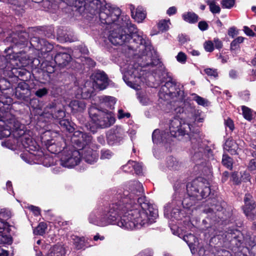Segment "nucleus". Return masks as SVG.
Returning <instances> with one entry per match:
<instances>
[{"instance_id":"1","label":"nucleus","mask_w":256,"mask_h":256,"mask_svg":"<svg viewBox=\"0 0 256 256\" xmlns=\"http://www.w3.org/2000/svg\"><path fill=\"white\" fill-rule=\"evenodd\" d=\"M142 185L134 180L130 182L124 191L118 194V201L110 205L100 214L91 213L90 222L104 226L116 224L126 230L139 228L155 222L158 210L145 196Z\"/></svg>"},{"instance_id":"2","label":"nucleus","mask_w":256,"mask_h":256,"mask_svg":"<svg viewBox=\"0 0 256 256\" xmlns=\"http://www.w3.org/2000/svg\"><path fill=\"white\" fill-rule=\"evenodd\" d=\"M91 6L98 10L99 18L102 24L110 26L108 36L109 40L114 45H122L127 42H135L140 46V50H145L142 56L148 58H151L150 48L145 46L144 39L142 35L138 33L134 25L132 24L128 16H121V10L117 7L104 4L99 0H94Z\"/></svg>"},{"instance_id":"3","label":"nucleus","mask_w":256,"mask_h":256,"mask_svg":"<svg viewBox=\"0 0 256 256\" xmlns=\"http://www.w3.org/2000/svg\"><path fill=\"white\" fill-rule=\"evenodd\" d=\"M72 140L80 148V154L86 162L92 164L96 161L98 154L96 150L93 149L94 145L91 136L76 130L74 134Z\"/></svg>"},{"instance_id":"4","label":"nucleus","mask_w":256,"mask_h":256,"mask_svg":"<svg viewBox=\"0 0 256 256\" xmlns=\"http://www.w3.org/2000/svg\"><path fill=\"white\" fill-rule=\"evenodd\" d=\"M159 96L166 100H172L174 102H182L184 97L183 86L170 78L169 80L160 88Z\"/></svg>"},{"instance_id":"5","label":"nucleus","mask_w":256,"mask_h":256,"mask_svg":"<svg viewBox=\"0 0 256 256\" xmlns=\"http://www.w3.org/2000/svg\"><path fill=\"white\" fill-rule=\"evenodd\" d=\"M148 66V63L141 65L136 63L129 65L123 76L124 81L130 87L138 90L141 81L140 78L144 74V70L142 68Z\"/></svg>"},{"instance_id":"6","label":"nucleus","mask_w":256,"mask_h":256,"mask_svg":"<svg viewBox=\"0 0 256 256\" xmlns=\"http://www.w3.org/2000/svg\"><path fill=\"white\" fill-rule=\"evenodd\" d=\"M186 190L188 196H194L198 200L206 198L210 193L209 184L202 182L200 178L188 184Z\"/></svg>"},{"instance_id":"7","label":"nucleus","mask_w":256,"mask_h":256,"mask_svg":"<svg viewBox=\"0 0 256 256\" xmlns=\"http://www.w3.org/2000/svg\"><path fill=\"white\" fill-rule=\"evenodd\" d=\"M90 118L96 126L102 128L110 126L115 122V118L110 112L92 108L89 110Z\"/></svg>"},{"instance_id":"8","label":"nucleus","mask_w":256,"mask_h":256,"mask_svg":"<svg viewBox=\"0 0 256 256\" xmlns=\"http://www.w3.org/2000/svg\"><path fill=\"white\" fill-rule=\"evenodd\" d=\"M81 160L80 152L72 147L64 148L60 158V164L66 168H72L78 165Z\"/></svg>"},{"instance_id":"9","label":"nucleus","mask_w":256,"mask_h":256,"mask_svg":"<svg viewBox=\"0 0 256 256\" xmlns=\"http://www.w3.org/2000/svg\"><path fill=\"white\" fill-rule=\"evenodd\" d=\"M29 57L24 52H12L6 56V66L8 70L19 68L28 64Z\"/></svg>"},{"instance_id":"10","label":"nucleus","mask_w":256,"mask_h":256,"mask_svg":"<svg viewBox=\"0 0 256 256\" xmlns=\"http://www.w3.org/2000/svg\"><path fill=\"white\" fill-rule=\"evenodd\" d=\"M190 130V124L182 118L176 116L170 120V132L172 136L184 135L188 134Z\"/></svg>"},{"instance_id":"11","label":"nucleus","mask_w":256,"mask_h":256,"mask_svg":"<svg viewBox=\"0 0 256 256\" xmlns=\"http://www.w3.org/2000/svg\"><path fill=\"white\" fill-rule=\"evenodd\" d=\"M21 142L26 150L29 152L30 154L42 156V152L40 150L39 146L30 136L24 134L21 138Z\"/></svg>"},{"instance_id":"12","label":"nucleus","mask_w":256,"mask_h":256,"mask_svg":"<svg viewBox=\"0 0 256 256\" xmlns=\"http://www.w3.org/2000/svg\"><path fill=\"white\" fill-rule=\"evenodd\" d=\"M244 212L248 219L254 220L256 218V215L253 212V210L256 207V202L252 196L247 194L244 198Z\"/></svg>"},{"instance_id":"13","label":"nucleus","mask_w":256,"mask_h":256,"mask_svg":"<svg viewBox=\"0 0 256 256\" xmlns=\"http://www.w3.org/2000/svg\"><path fill=\"white\" fill-rule=\"evenodd\" d=\"M124 131L120 126L111 130L107 134V139L110 144L120 142L124 136Z\"/></svg>"},{"instance_id":"14","label":"nucleus","mask_w":256,"mask_h":256,"mask_svg":"<svg viewBox=\"0 0 256 256\" xmlns=\"http://www.w3.org/2000/svg\"><path fill=\"white\" fill-rule=\"evenodd\" d=\"M94 87L100 90L105 89L108 85V78L103 72H96L94 76Z\"/></svg>"},{"instance_id":"15","label":"nucleus","mask_w":256,"mask_h":256,"mask_svg":"<svg viewBox=\"0 0 256 256\" xmlns=\"http://www.w3.org/2000/svg\"><path fill=\"white\" fill-rule=\"evenodd\" d=\"M131 16L138 22H142L146 18V13L144 8L142 6H138L136 8L132 4H129Z\"/></svg>"},{"instance_id":"16","label":"nucleus","mask_w":256,"mask_h":256,"mask_svg":"<svg viewBox=\"0 0 256 256\" xmlns=\"http://www.w3.org/2000/svg\"><path fill=\"white\" fill-rule=\"evenodd\" d=\"M30 92L29 85L25 82H20L16 88L15 95L18 98L25 100Z\"/></svg>"},{"instance_id":"17","label":"nucleus","mask_w":256,"mask_h":256,"mask_svg":"<svg viewBox=\"0 0 256 256\" xmlns=\"http://www.w3.org/2000/svg\"><path fill=\"white\" fill-rule=\"evenodd\" d=\"M58 51L54 56V62L60 66L64 67L70 61L71 56L68 53Z\"/></svg>"},{"instance_id":"18","label":"nucleus","mask_w":256,"mask_h":256,"mask_svg":"<svg viewBox=\"0 0 256 256\" xmlns=\"http://www.w3.org/2000/svg\"><path fill=\"white\" fill-rule=\"evenodd\" d=\"M169 134L165 131L160 132V130H155L152 135V141L155 144L165 142L168 138Z\"/></svg>"},{"instance_id":"19","label":"nucleus","mask_w":256,"mask_h":256,"mask_svg":"<svg viewBox=\"0 0 256 256\" xmlns=\"http://www.w3.org/2000/svg\"><path fill=\"white\" fill-rule=\"evenodd\" d=\"M61 142H56L54 140H48L46 146L48 150L52 153H58L62 150V146L60 144Z\"/></svg>"},{"instance_id":"20","label":"nucleus","mask_w":256,"mask_h":256,"mask_svg":"<svg viewBox=\"0 0 256 256\" xmlns=\"http://www.w3.org/2000/svg\"><path fill=\"white\" fill-rule=\"evenodd\" d=\"M175 204L174 202L171 204H167L165 206V213L167 212L168 214L170 211V216L172 218H174L176 220H179L181 218V212L180 210V207L178 208H173L172 206Z\"/></svg>"},{"instance_id":"21","label":"nucleus","mask_w":256,"mask_h":256,"mask_svg":"<svg viewBox=\"0 0 256 256\" xmlns=\"http://www.w3.org/2000/svg\"><path fill=\"white\" fill-rule=\"evenodd\" d=\"M42 44L40 46V49H38V50L41 51L42 53H46L50 52L52 50H53L54 52H58V50H60V49L62 48L58 46L54 48L51 44H50L45 40H42Z\"/></svg>"},{"instance_id":"22","label":"nucleus","mask_w":256,"mask_h":256,"mask_svg":"<svg viewBox=\"0 0 256 256\" xmlns=\"http://www.w3.org/2000/svg\"><path fill=\"white\" fill-rule=\"evenodd\" d=\"M224 149L228 151L232 154H238V144L232 140H228L225 142Z\"/></svg>"},{"instance_id":"23","label":"nucleus","mask_w":256,"mask_h":256,"mask_svg":"<svg viewBox=\"0 0 256 256\" xmlns=\"http://www.w3.org/2000/svg\"><path fill=\"white\" fill-rule=\"evenodd\" d=\"M69 106L73 112H82L86 108V104L82 100H72Z\"/></svg>"},{"instance_id":"24","label":"nucleus","mask_w":256,"mask_h":256,"mask_svg":"<svg viewBox=\"0 0 256 256\" xmlns=\"http://www.w3.org/2000/svg\"><path fill=\"white\" fill-rule=\"evenodd\" d=\"M64 248L60 245H56L52 248L46 256H64L65 254Z\"/></svg>"},{"instance_id":"25","label":"nucleus","mask_w":256,"mask_h":256,"mask_svg":"<svg viewBox=\"0 0 256 256\" xmlns=\"http://www.w3.org/2000/svg\"><path fill=\"white\" fill-rule=\"evenodd\" d=\"M127 166H132V168L134 170L136 173V174H140L142 172V166L141 164L136 162L134 161L129 160L128 162L124 166H122V169L125 172H130L131 170H126L125 168H127Z\"/></svg>"},{"instance_id":"26","label":"nucleus","mask_w":256,"mask_h":256,"mask_svg":"<svg viewBox=\"0 0 256 256\" xmlns=\"http://www.w3.org/2000/svg\"><path fill=\"white\" fill-rule=\"evenodd\" d=\"M166 164L168 168L173 170H178L181 166V164L176 158L172 156H170L167 158Z\"/></svg>"},{"instance_id":"27","label":"nucleus","mask_w":256,"mask_h":256,"mask_svg":"<svg viewBox=\"0 0 256 256\" xmlns=\"http://www.w3.org/2000/svg\"><path fill=\"white\" fill-rule=\"evenodd\" d=\"M198 200V199L194 196H190L187 194V196H185L182 202L183 207L186 208H190L194 206Z\"/></svg>"},{"instance_id":"28","label":"nucleus","mask_w":256,"mask_h":256,"mask_svg":"<svg viewBox=\"0 0 256 256\" xmlns=\"http://www.w3.org/2000/svg\"><path fill=\"white\" fill-rule=\"evenodd\" d=\"M182 17L184 20L189 23H195L198 20V16L193 12L184 13Z\"/></svg>"},{"instance_id":"29","label":"nucleus","mask_w":256,"mask_h":256,"mask_svg":"<svg viewBox=\"0 0 256 256\" xmlns=\"http://www.w3.org/2000/svg\"><path fill=\"white\" fill-rule=\"evenodd\" d=\"M58 39L62 42H72L74 41L76 38L70 36L66 33H63L60 30L58 32Z\"/></svg>"},{"instance_id":"30","label":"nucleus","mask_w":256,"mask_h":256,"mask_svg":"<svg viewBox=\"0 0 256 256\" xmlns=\"http://www.w3.org/2000/svg\"><path fill=\"white\" fill-rule=\"evenodd\" d=\"M55 104H50L48 106H46L45 108L44 111L42 114V116L44 118H54V114H52L54 112V108Z\"/></svg>"},{"instance_id":"31","label":"nucleus","mask_w":256,"mask_h":256,"mask_svg":"<svg viewBox=\"0 0 256 256\" xmlns=\"http://www.w3.org/2000/svg\"><path fill=\"white\" fill-rule=\"evenodd\" d=\"M206 2L209 6L210 10L212 14H219L220 8L218 5L216 4L215 0H206Z\"/></svg>"},{"instance_id":"32","label":"nucleus","mask_w":256,"mask_h":256,"mask_svg":"<svg viewBox=\"0 0 256 256\" xmlns=\"http://www.w3.org/2000/svg\"><path fill=\"white\" fill-rule=\"evenodd\" d=\"M20 158L26 162L32 164V161L38 159L40 156L30 154L29 152H26L20 154Z\"/></svg>"},{"instance_id":"33","label":"nucleus","mask_w":256,"mask_h":256,"mask_svg":"<svg viewBox=\"0 0 256 256\" xmlns=\"http://www.w3.org/2000/svg\"><path fill=\"white\" fill-rule=\"evenodd\" d=\"M27 36V34L25 32H23L22 34H21L19 36V41L17 40V38L16 36H14L12 38V42L16 45H23L24 46L26 44V36Z\"/></svg>"},{"instance_id":"34","label":"nucleus","mask_w":256,"mask_h":256,"mask_svg":"<svg viewBox=\"0 0 256 256\" xmlns=\"http://www.w3.org/2000/svg\"><path fill=\"white\" fill-rule=\"evenodd\" d=\"M170 24V19L162 20L158 22V27L159 30L162 32L166 31L169 29Z\"/></svg>"},{"instance_id":"35","label":"nucleus","mask_w":256,"mask_h":256,"mask_svg":"<svg viewBox=\"0 0 256 256\" xmlns=\"http://www.w3.org/2000/svg\"><path fill=\"white\" fill-rule=\"evenodd\" d=\"M222 164L230 170L232 168V160L227 154H224L222 159Z\"/></svg>"},{"instance_id":"36","label":"nucleus","mask_w":256,"mask_h":256,"mask_svg":"<svg viewBox=\"0 0 256 256\" xmlns=\"http://www.w3.org/2000/svg\"><path fill=\"white\" fill-rule=\"evenodd\" d=\"M242 110L244 117L248 120H250L252 118V111L251 109L246 106H242Z\"/></svg>"},{"instance_id":"37","label":"nucleus","mask_w":256,"mask_h":256,"mask_svg":"<svg viewBox=\"0 0 256 256\" xmlns=\"http://www.w3.org/2000/svg\"><path fill=\"white\" fill-rule=\"evenodd\" d=\"M46 228V224L45 223L40 222L34 230V232L36 234L42 235L45 233Z\"/></svg>"},{"instance_id":"38","label":"nucleus","mask_w":256,"mask_h":256,"mask_svg":"<svg viewBox=\"0 0 256 256\" xmlns=\"http://www.w3.org/2000/svg\"><path fill=\"white\" fill-rule=\"evenodd\" d=\"M103 102L105 103L108 107L110 108L114 106L116 103L115 98L110 96H104L102 97Z\"/></svg>"},{"instance_id":"39","label":"nucleus","mask_w":256,"mask_h":256,"mask_svg":"<svg viewBox=\"0 0 256 256\" xmlns=\"http://www.w3.org/2000/svg\"><path fill=\"white\" fill-rule=\"evenodd\" d=\"M44 39H40L38 37H33L30 40L31 45L36 49H40V46L42 44V40Z\"/></svg>"},{"instance_id":"40","label":"nucleus","mask_w":256,"mask_h":256,"mask_svg":"<svg viewBox=\"0 0 256 256\" xmlns=\"http://www.w3.org/2000/svg\"><path fill=\"white\" fill-rule=\"evenodd\" d=\"M244 38L242 36H238L234 39L230 44V48L232 50H236L238 48L240 44L243 42Z\"/></svg>"},{"instance_id":"41","label":"nucleus","mask_w":256,"mask_h":256,"mask_svg":"<svg viewBox=\"0 0 256 256\" xmlns=\"http://www.w3.org/2000/svg\"><path fill=\"white\" fill-rule=\"evenodd\" d=\"M74 244L77 249L80 250L84 247V240L83 238H78L76 236H74Z\"/></svg>"},{"instance_id":"42","label":"nucleus","mask_w":256,"mask_h":256,"mask_svg":"<svg viewBox=\"0 0 256 256\" xmlns=\"http://www.w3.org/2000/svg\"><path fill=\"white\" fill-rule=\"evenodd\" d=\"M194 100L198 103V104L204 106H208V101L206 100L196 94H194Z\"/></svg>"},{"instance_id":"43","label":"nucleus","mask_w":256,"mask_h":256,"mask_svg":"<svg viewBox=\"0 0 256 256\" xmlns=\"http://www.w3.org/2000/svg\"><path fill=\"white\" fill-rule=\"evenodd\" d=\"M68 5L76 8H80L83 4V0H66Z\"/></svg>"},{"instance_id":"44","label":"nucleus","mask_w":256,"mask_h":256,"mask_svg":"<svg viewBox=\"0 0 256 256\" xmlns=\"http://www.w3.org/2000/svg\"><path fill=\"white\" fill-rule=\"evenodd\" d=\"M183 240L187 243L190 248L191 249V250H192L193 245L192 240H195L194 236L192 234H189L188 235L184 236L183 237Z\"/></svg>"},{"instance_id":"45","label":"nucleus","mask_w":256,"mask_h":256,"mask_svg":"<svg viewBox=\"0 0 256 256\" xmlns=\"http://www.w3.org/2000/svg\"><path fill=\"white\" fill-rule=\"evenodd\" d=\"M234 0H222L221 4L223 8H231L234 4Z\"/></svg>"},{"instance_id":"46","label":"nucleus","mask_w":256,"mask_h":256,"mask_svg":"<svg viewBox=\"0 0 256 256\" xmlns=\"http://www.w3.org/2000/svg\"><path fill=\"white\" fill-rule=\"evenodd\" d=\"M113 154L110 150H103L101 151V159H110L112 156Z\"/></svg>"},{"instance_id":"47","label":"nucleus","mask_w":256,"mask_h":256,"mask_svg":"<svg viewBox=\"0 0 256 256\" xmlns=\"http://www.w3.org/2000/svg\"><path fill=\"white\" fill-rule=\"evenodd\" d=\"M48 93V90L45 88H40L35 92V95L38 98H42L46 95Z\"/></svg>"},{"instance_id":"48","label":"nucleus","mask_w":256,"mask_h":256,"mask_svg":"<svg viewBox=\"0 0 256 256\" xmlns=\"http://www.w3.org/2000/svg\"><path fill=\"white\" fill-rule=\"evenodd\" d=\"M205 73L208 76L216 78L218 76V73L216 70L210 68H206L204 70Z\"/></svg>"},{"instance_id":"49","label":"nucleus","mask_w":256,"mask_h":256,"mask_svg":"<svg viewBox=\"0 0 256 256\" xmlns=\"http://www.w3.org/2000/svg\"><path fill=\"white\" fill-rule=\"evenodd\" d=\"M176 60L182 64H184L186 60V54L184 53L183 52H178V54L176 56Z\"/></svg>"},{"instance_id":"50","label":"nucleus","mask_w":256,"mask_h":256,"mask_svg":"<svg viewBox=\"0 0 256 256\" xmlns=\"http://www.w3.org/2000/svg\"><path fill=\"white\" fill-rule=\"evenodd\" d=\"M205 50L208 52H212L214 50V44L212 41H208L204 44Z\"/></svg>"},{"instance_id":"51","label":"nucleus","mask_w":256,"mask_h":256,"mask_svg":"<svg viewBox=\"0 0 256 256\" xmlns=\"http://www.w3.org/2000/svg\"><path fill=\"white\" fill-rule=\"evenodd\" d=\"M61 126L66 128L68 131L70 132L72 128L70 126L69 122L66 120H62L60 122Z\"/></svg>"},{"instance_id":"52","label":"nucleus","mask_w":256,"mask_h":256,"mask_svg":"<svg viewBox=\"0 0 256 256\" xmlns=\"http://www.w3.org/2000/svg\"><path fill=\"white\" fill-rule=\"evenodd\" d=\"M11 216V212L6 210H2L0 212V218L7 220Z\"/></svg>"},{"instance_id":"53","label":"nucleus","mask_w":256,"mask_h":256,"mask_svg":"<svg viewBox=\"0 0 256 256\" xmlns=\"http://www.w3.org/2000/svg\"><path fill=\"white\" fill-rule=\"evenodd\" d=\"M190 40L189 38L185 35L180 34L178 36V41L181 44H184Z\"/></svg>"},{"instance_id":"54","label":"nucleus","mask_w":256,"mask_h":256,"mask_svg":"<svg viewBox=\"0 0 256 256\" xmlns=\"http://www.w3.org/2000/svg\"><path fill=\"white\" fill-rule=\"evenodd\" d=\"M54 118L61 120L65 116V112L62 110H58L54 114Z\"/></svg>"},{"instance_id":"55","label":"nucleus","mask_w":256,"mask_h":256,"mask_svg":"<svg viewBox=\"0 0 256 256\" xmlns=\"http://www.w3.org/2000/svg\"><path fill=\"white\" fill-rule=\"evenodd\" d=\"M248 168L250 171L254 170L256 169V158L250 161Z\"/></svg>"},{"instance_id":"56","label":"nucleus","mask_w":256,"mask_h":256,"mask_svg":"<svg viewBox=\"0 0 256 256\" xmlns=\"http://www.w3.org/2000/svg\"><path fill=\"white\" fill-rule=\"evenodd\" d=\"M224 124L226 128H228L230 131H232L234 129V122L232 120L228 118L227 120H225Z\"/></svg>"},{"instance_id":"57","label":"nucleus","mask_w":256,"mask_h":256,"mask_svg":"<svg viewBox=\"0 0 256 256\" xmlns=\"http://www.w3.org/2000/svg\"><path fill=\"white\" fill-rule=\"evenodd\" d=\"M236 232L239 233L237 230H230V232H228L226 234V237L231 241L233 238H236V236H238L236 234Z\"/></svg>"},{"instance_id":"58","label":"nucleus","mask_w":256,"mask_h":256,"mask_svg":"<svg viewBox=\"0 0 256 256\" xmlns=\"http://www.w3.org/2000/svg\"><path fill=\"white\" fill-rule=\"evenodd\" d=\"M130 114L128 112L124 113L122 110H119L118 111V117L119 119L126 117L128 118L130 117Z\"/></svg>"},{"instance_id":"59","label":"nucleus","mask_w":256,"mask_h":256,"mask_svg":"<svg viewBox=\"0 0 256 256\" xmlns=\"http://www.w3.org/2000/svg\"><path fill=\"white\" fill-rule=\"evenodd\" d=\"M198 28L201 30H206L208 28V24L205 21L200 22L198 24Z\"/></svg>"},{"instance_id":"60","label":"nucleus","mask_w":256,"mask_h":256,"mask_svg":"<svg viewBox=\"0 0 256 256\" xmlns=\"http://www.w3.org/2000/svg\"><path fill=\"white\" fill-rule=\"evenodd\" d=\"M28 208L33 212L36 216H38L40 214V210L38 207L34 206H30Z\"/></svg>"},{"instance_id":"61","label":"nucleus","mask_w":256,"mask_h":256,"mask_svg":"<svg viewBox=\"0 0 256 256\" xmlns=\"http://www.w3.org/2000/svg\"><path fill=\"white\" fill-rule=\"evenodd\" d=\"M222 209V208L219 206H212V208H210L208 210H205L206 212V213H212V212H214L215 210H217V211H218V210H220Z\"/></svg>"},{"instance_id":"62","label":"nucleus","mask_w":256,"mask_h":256,"mask_svg":"<svg viewBox=\"0 0 256 256\" xmlns=\"http://www.w3.org/2000/svg\"><path fill=\"white\" fill-rule=\"evenodd\" d=\"M228 34L232 38H234L235 36L238 34V32L236 30L235 28L232 27L229 28Z\"/></svg>"},{"instance_id":"63","label":"nucleus","mask_w":256,"mask_h":256,"mask_svg":"<svg viewBox=\"0 0 256 256\" xmlns=\"http://www.w3.org/2000/svg\"><path fill=\"white\" fill-rule=\"evenodd\" d=\"M214 45L216 48H221L222 46V42L218 38H214Z\"/></svg>"},{"instance_id":"64","label":"nucleus","mask_w":256,"mask_h":256,"mask_svg":"<svg viewBox=\"0 0 256 256\" xmlns=\"http://www.w3.org/2000/svg\"><path fill=\"white\" fill-rule=\"evenodd\" d=\"M244 32L246 34L249 36H253L254 35V32L247 26H244Z\"/></svg>"}]
</instances>
